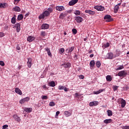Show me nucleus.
Masks as SVG:
<instances>
[{"label":"nucleus","mask_w":129,"mask_h":129,"mask_svg":"<svg viewBox=\"0 0 129 129\" xmlns=\"http://www.w3.org/2000/svg\"><path fill=\"white\" fill-rule=\"evenodd\" d=\"M11 23L12 24H16V17H14L12 18Z\"/></svg>","instance_id":"36"},{"label":"nucleus","mask_w":129,"mask_h":129,"mask_svg":"<svg viewBox=\"0 0 129 129\" xmlns=\"http://www.w3.org/2000/svg\"><path fill=\"white\" fill-rule=\"evenodd\" d=\"M8 127H9V125L6 124V125H3L2 129H8Z\"/></svg>","instance_id":"45"},{"label":"nucleus","mask_w":129,"mask_h":129,"mask_svg":"<svg viewBox=\"0 0 129 129\" xmlns=\"http://www.w3.org/2000/svg\"><path fill=\"white\" fill-rule=\"evenodd\" d=\"M94 56V54H90V58H93V57Z\"/></svg>","instance_id":"61"},{"label":"nucleus","mask_w":129,"mask_h":129,"mask_svg":"<svg viewBox=\"0 0 129 129\" xmlns=\"http://www.w3.org/2000/svg\"><path fill=\"white\" fill-rule=\"evenodd\" d=\"M42 88H43V89H46V88H47V86H46L45 85H44L42 86Z\"/></svg>","instance_id":"60"},{"label":"nucleus","mask_w":129,"mask_h":129,"mask_svg":"<svg viewBox=\"0 0 129 129\" xmlns=\"http://www.w3.org/2000/svg\"><path fill=\"white\" fill-rule=\"evenodd\" d=\"M45 51H46V52H50L51 50H50V49H49V48H45Z\"/></svg>","instance_id":"54"},{"label":"nucleus","mask_w":129,"mask_h":129,"mask_svg":"<svg viewBox=\"0 0 129 129\" xmlns=\"http://www.w3.org/2000/svg\"><path fill=\"white\" fill-rule=\"evenodd\" d=\"M62 66H63L64 68H68V67H67V64H66V63L63 64Z\"/></svg>","instance_id":"58"},{"label":"nucleus","mask_w":129,"mask_h":129,"mask_svg":"<svg viewBox=\"0 0 129 129\" xmlns=\"http://www.w3.org/2000/svg\"><path fill=\"white\" fill-rule=\"evenodd\" d=\"M64 114L66 116V117H69V116H71L72 115V111L69 112L68 111H65L64 112Z\"/></svg>","instance_id":"10"},{"label":"nucleus","mask_w":129,"mask_h":129,"mask_svg":"<svg viewBox=\"0 0 129 129\" xmlns=\"http://www.w3.org/2000/svg\"><path fill=\"white\" fill-rule=\"evenodd\" d=\"M72 32L74 35H76V34H77V30L75 28L72 29Z\"/></svg>","instance_id":"38"},{"label":"nucleus","mask_w":129,"mask_h":129,"mask_svg":"<svg viewBox=\"0 0 129 129\" xmlns=\"http://www.w3.org/2000/svg\"><path fill=\"white\" fill-rule=\"evenodd\" d=\"M17 19L18 21H21V20H23V19H24V16H23V15L22 14H20L18 15Z\"/></svg>","instance_id":"31"},{"label":"nucleus","mask_w":129,"mask_h":129,"mask_svg":"<svg viewBox=\"0 0 129 129\" xmlns=\"http://www.w3.org/2000/svg\"><path fill=\"white\" fill-rule=\"evenodd\" d=\"M124 67L123 66H120L117 69H115V70L117 71V70H121V69H123Z\"/></svg>","instance_id":"37"},{"label":"nucleus","mask_w":129,"mask_h":129,"mask_svg":"<svg viewBox=\"0 0 129 129\" xmlns=\"http://www.w3.org/2000/svg\"><path fill=\"white\" fill-rule=\"evenodd\" d=\"M112 121V120L111 119H107L104 120V123H110Z\"/></svg>","instance_id":"29"},{"label":"nucleus","mask_w":129,"mask_h":129,"mask_svg":"<svg viewBox=\"0 0 129 129\" xmlns=\"http://www.w3.org/2000/svg\"><path fill=\"white\" fill-rule=\"evenodd\" d=\"M74 14H75L76 16H79L80 15L81 13L80 11L77 10L75 12Z\"/></svg>","instance_id":"39"},{"label":"nucleus","mask_w":129,"mask_h":129,"mask_svg":"<svg viewBox=\"0 0 129 129\" xmlns=\"http://www.w3.org/2000/svg\"><path fill=\"white\" fill-rule=\"evenodd\" d=\"M109 46H110V44H109V42H107V43L104 44L102 47L105 49V48H108Z\"/></svg>","instance_id":"27"},{"label":"nucleus","mask_w":129,"mask_h":129,"mask_svg":"<svg viewBox=\"0 0 129 129\" xmlns=\"http://www.w3.org/2000/svg\"><path fill=\"white\" fill-rule=\"evenodd\" d=\"M117 75L119 77H125L127 75V73H126V71H122L118 73ZM117 75H116V76H117Z\"/></svg>","instance_id":"2"},{"label":"nucleus","mask_w":129,"mask_h":129,"mask_svg":"<svg viewBox=\"0 0 129 129\" xmlns=\"http://www.w3.org/2000/svg\"><path fill=\"white\" fill-rule=\"evenodd\" d=\"M121 103V107L123 108L124 106H125V104H126V103L125 102V100H124L123 99H122L120 101Z\"/></svg>","instance_id":"19"},{"label":"nucleus","mask_w":129,"mask_h":129,"mask_svg":"<svg viewBox=\"0 0 129 129\" xmlns=\"http://www.w3.org/2000/svg\"><path fill=\"white\" fill-rule=\"evenodd\" d=\"M13 28H16L17 33H19L21 31V25L20 23L16 24Z\"/></svg>","instance_id":"5"},{"label":"nucleus","mask_w":129,"mask_h":129,"mask_svg":"<svg viewBox=\"0 0 129 129\" xmlns=\"http://www.w3.org/2000/svg\"><path fill=\"white\" fill-rule=\"evenodd\" d=\"M63 89H64V91H66V92L68 91V90H69V89L67 88V87H64Z\"/></svg>","instance_id":"59"},{"label":"nucleus","mask_w":129,"mask_h":129,"mask_svg":"<svg viewBox=\"0 0 129 129\" xmlns=\"http://www.w3.org/2000/svg\"><path fill=\"white\" fill-rule=\"evenodd\" d=\"M96 65L97 68H99L100 66H101V63H100V61H97L96 62Z\"/></svg>","instance_id":"33"},{"label":"nucleus","mask_w":129,"mask_h":129,"mask_svg":"<svg viewBox=\"0 0 129 129\" xmlns=\"http://www.w3.org/2000/svg\"><path fill=\"white\" fill-rule=\"evenodd\" d=\"M66 16H67L66 14L61 13L59 16V18L60 19H64Z\"/></svg>","instance_id":"34"},{"label":"nucleus","mask_w":129,"mask_h":129,"mask_svg":"<svg viewBox=\"0 0 129 129\" xmlns=\"http://www.w3.org/2000/svg\"><path fill=\"white\" fill-rule=\"evenodd\" d=\"M106 79L107 81H109V82H110V81H111V80H112V79L111 78V76H110V75H107L106 77Z\"/></svg>","instance_id":"30"},{"label":"nucleus","mask_w":129,"mask_h":129,"mask_svg":"<svg viewBox=\"0 0 129 129\" xmlns=\"http://www.w3.org/2000/svg\"><path fill=\"white\" fill-rule=\"evenodd\" d=\"M95 65V61L94 60H91L90 62V69H93V67H94Z\"/></svg>","instance_id":"16"},{"label":"nucleus","mask_w":129,"mask_h":129,"mask_svg":"<svg viewBox=\"0 0 129 129\" xmlns=\"http://www.w3.org/2000/svg\"><path fill=\"white\" fill-rule=\"evenodd\" d=\"M55 9L57 11H59V12H62V11H64L65 8L63 6H56Z\"/></svg>","instance_id":"13"},{"label":"nucleus","mask_w":129,"mask_h":129,"mask_svg":"<svg viewBox=\"0 0 129 129\" xmlns=\"http://www.w3.org/2000/svg\"><path fill=\"white\" fill-rule=\"evenodd\" d=\"M15 92L16 93H17V94H19V95H22V94H23V93L22 92L21 89L18 88H15Z\"/></svg>","instance_id":"17"},{"label":"nucleus","mask_w":129,"mask_h":129,"mask_svg":"<svg viewBox=\"0 0 129 129\" xmlns=\"http://www.w3.org/2000/svg\"><path fill=\"white\" fill-rule=\"evenodd\" d=\"M79 78H80V79H84V76L81 75L79 76Z\"/></svg>","instance_id":"47"},{"label":"nucleus","mask_w":129,"mask_h":129,"mask_svg":"<svg viewBox=\"0 0 129 129\" xmlns=\"http://www.w3.org/2000/svg\"><path fill=\"white\" fill-rule=\"evenodd\" d=\"M129 89V87H124V90H125V91H126V90H128Z\"/></svg>","instance_id":"55"},{"label":"nucleus","mask_w":129,"mask_h":129,"mask_svg":"<svg viewBox=\"0 0 129 129\" xmlns=\"http://www.w3.org/2000/svg\"><path fill=\"white\" fill-rule=\"evenodd\" d=\"M32 62H33V59L30 57L28 58L27 61V66L29 68H31V67H32Z\"/></svg>","instance_id":"6"},{"label":"nucleus","mask_w":129,"mask_h":129,"mask_svg":"<svg viewBox=\"0 0 129 129\" xmlns=\"http://www.w3.org/2000/svg\"><path fill=\"white\" fill-rule=\"evenodd\" d=\"M66 64H67V67H68V68L71 66V64H70V63L69 62L66 63Z\"/></svg>","instance_id":"51"},{"label":"nucleus","mask_w":129,"mask_h":129,"mask_svg":"<svg viewBox=\"0 0 129 129\" xmlns=\"http://www.w3.org/2000/svg\"><path fill=\"white\" fill-rule=\"evenodd\" d=\"M16 49L18 50V51H20L21 50V47L19 45H17L16 46Z\"/></svg>","instance_id":"48"},{"label":"nucleus","mask_w":129,"mask_h":129,"mask_svg":"<svg viewBox=\"0 0 129 129\" xmlns=\"http://www.w3.org/2000/svg\"><path fill=\"white\" fill-rule=\"evenodd\" d=\"M49 106H55V102H50L49 104Z\"/></svg>","instance_id":"41"},{"label":"nucleus","mask_w":129,"mask_h":129,"mask_svg":"<svg viewBox=\"0 0 129 129\" xmlns=\"http://www.w3.org/2000/svg\"><path fill=\"white\" fill-rule=\"evenodd\" d=\"M107 114L108 116H112V111L110 110H108L107 111Z\"/></svg>","instance_id":"35"},{"label":"nucleus","mask_w":129,"mask_h":129,"mask_svg":"<svg viewBox=\"0 0 129 129\" xmlns=\"http://www.w3.org/2000/svg\"><path fill=\"white\" fill-rule=\"evenodd\" d=\"M113 58V53L111 52H109L107 54V59H112Z\"/></svg>","instance_id":"20"},{"label":"nucleus","mask_w":129,"mask_h":129,"mask_svg":"<svg viewBox=\"0 0 129 129\" xmlns=\"http://www.w3.org/2000/svg\"><path fill=\"white\" fill-rule=\"evenodd\" d=\"M64 87L63 86H58V89L59 90H64Z\"/></svg>","instance_id":"44"},{"label":"nucleus","mask_w":129,"mask_h":129,"mask_svg":"<svg viewBox=\"0 0 129 129\" xmlns=\"http://www.w3.org/2000/svg\"><path fill=\"white\" fill-rule=\"evenodd\" d=\"M94 9H95V10H97V11H104V7L102 6H96L94 7Z\"/></svg>","instance_id":"8"},{"label":"nucleus","mask_w":129,"mask_h":129,"mask_svg":"<svg viewBox=\"0 0 129 129\" xmlns=\"http://www.w3.org/2000/svg\"><path fill=\"white\" fill-rule=\"evenodd\" d=\"M75 47L74 46H72L69 48H68L66 51L68 53H72L73 51L74 50Z\"/></svg>","instance_id":"21"},{"label":"nucleus","mask_w":129,"mask_h":129,"mask_svg":"<svg viewBox=\"0 0 129 129\" xmlns=\"http://www.w3.org/2000/svg\"><path fill=\"white\" fill-rule=\"evenodd\" d=\"M50 15V13L48 12V11H45L41 15H40L39 16V19H45V17H49V15Z\"/></svg>","instance_id":"1"},{"label":"nucleus","mask_w":129,"mask_h":129,"mask_svg":"<svg viewBox=\"0 0 129 129\" xmlns=\"http://www.w3.org/2000/svg\"><path fill=\"white\" fill-rule=\"evenodd\" d=\"M35 37L30 36H28V37H27V41H28V42H29L30 43H31V42H33V41H34V40H35Z\"/></svg>","instance_id":"15"},{"label":"nucleus","mask_w":129,"mask_h":129,"mask_svg":"<svg viewBox=\"0 0 129 129\" xmlns=\"http://www.w3.org/2000/svg\"><path fill=\"white\" fill-rule=\"evenodd\" d=\"M14 10L15 12H21V8H20L18 6H16L14 8Z\"/></svg>","instance_id":"32"},{"label":"nucleus","mask_w":129,"mask_h":129,"mask_svg":"<svg viewBox=\"0 0 129 129\" xmlns=\"http://www.w3.org/2000/svg\"><path fill=\"white\" fill-rule=\"evenodd\" d=\"M75 21L78 23H82L83 22V18L81 17L77 16L76 17Z\"/></svg>","instance_id":"7"},{"label":"nucleus","mask_w":129,"mask_h":129,"mask_svg":"<svg viewBox=\"0 0 129 129\" xmlns=\"http://www.w3.org/2000/svg\"><path fill=\"white\" fill-rule=\"evenodd\" d=\"M75 95H76V97H78V98H79V97H80V96H81V95H79L77 93L75 94Z\"/></svg>","instance_id":"52"},{"label":"nucleus","mask_w":129,"mask_h":129,"mask_svg":"<svg viewBox=\"0 0 129 129\" xmlns=\"http://www.w3.org/2000/svg\"><path fill=\"white\" fill-rule=\"evenodd\" d=\"M59 53H60V54H63V53H64V48H60L59 50Z\"/></svg>","instance_id":"42"},{"label":"nucleus","mask_w":129,"mask_h":129,"mask_svg":"<svg viewBox=\"0 0 129 129\" xmlns=\"http://www.w3.org/2000/svg\"><path fill=\"white\" fill-rule=\"evenodd\" d=\"M25 111H26V112H32V110H33V109L32 108H25L24 109Z\"/></svg>","instance_id":"26"},{"label":"nucleus","mask_w":129,"mask_h":129,"mask_svg":"<svg viewBox=\"0 0 129 129\" xmlns=\"http://www.w3.org/2000/svg\"><path fill=\"white\" fill-rule=\"evenodd\" d=\"M0 65L1 66H5V62L3 61H0Z\"/></svg>","instance_id":"49"},{"label":"nucleus","mask_w":129,"mask_h":129,"mask_svg":"<svg viewBox=\"0 0 129 129\" xmlns=\"http://www.w3.org/2000/svg\"><path fill=\"white\" fill-rule=\"evenodd\" d=\"M13 117L15 120H16V121H18V122H20L21 121V118H20V117H19L17 115H14Z\"/></svg>","instance_id":"22"},{"label":"nucleus","mask_w":129,"mask_h":129,"mask_svg":"<svg viewBox=\"0 0 129 129\" xmlns=\"http://www.w3.org/2000/svg\"><path fill=\"white\" fill-rule=\"evenodd\" d=\"M42 99H43V100H47V99H48V97H47V96H43L42 97Z\"/></svg>","instance_id":"46"},{"label":"nucleus","mask_w":129,"mask_h":129,"mask_svg":"<svg viewBox=\"0 0 129 129\" xmlns=\"http://www.w3.org/2000/svg\"><path fill=\"white\" fill-rule=\"evenodd\" d=\"M122 129H129V126H123L122 127Z\"/></svg>","instance_id":"50"},{"label":"nucleus","mask_w":129,"mask_h":129,"mask_svg":"<svg viewBox=\"0 0 129 129\" xmlns=\"http://www.w3.org/2000/svg\"><path fill=\"white\" fill-rule=\"evenodd\" d=\"M104 19H105V22H107V23H109L113 21V19H112L110 15H105L104 17Z\"/></svg>","instance_id":"3"},{"label":"nucleus","mask_w":129,"mask_h":129,"mask_svg":"<svg viewBox=\"0 0 129 129\" xmlns=\"http://www.w3.org/2000/svg\"><path fill=\"white\" fill-rule=\"evenodd\" d=\"M51 7H52V8H49L46 10L49 13V14H51V13H53V10H54V9H55L54 5H52V6H51Z\"/></svg>","instance_id":"23"},{"label":"nucleus","mask_w":129,"mask_h":129,"mask_svg":"<svg viewBox=\"0 0 129 129\" xmlns=\"http://www.w3.org/2000/svg\"><path fill=\"white\" fill-rule=\"evenodd\" d=\"M85 13H86V14H89V15H90L91 16H93V15L95 14V11H92L89 10H86Z\"/></svg>","instance_id":"9"},{"label":"nucleus","mask_w":129,"mask_h":129,"mask_svg":"<svg viewBox=\"0 0 129 129\" xmlns=\"http://www.w3.org/2000/svg\"><path fill=\"white\" fill-rule=\"evenodd\" d=\"M104 89H100L98 91H94V94H99V93H101V92H103Z\"/></svg>","instance_id":"28"},{"label":"nucleus","mask_w":129,"mask_h":129,"mask_svg":"<svg viewBox=\"0 0 129 129\" xmlns=\"http://www.w3.org/2000/svg\"><path fill=\"white\" fill-rule=\"evenodd\" d=\"M8 7V4L6 3H0V8L1 9H6Z\"/></svg>","instance_id":"18"},{"label":"nucleus","mask_w":129,"mask_h":129,"mask_svg":"<svg viewBox=\"0 0 129 129\" xmlns=\"http://www.w3.org/2000/svg\"><path fill=\"white\" fill-rule=\"evenodd\" d=\"M47 54L48 56H49V57H52V53H51V51L47 52Z\"/></svg>","instance_id":"53"},{"label":"nucleus","mask_w":129,"mask_h":129,"mask_svg":"<svg viewBox=\"0 0 129 129\" xmlns=\"http://www.w3.org/2000/svg\"><path fill=\"white\" fill-rule=\"evenodd\" d=\"M118 10H119V7L117 5H116L114 8V14H116L117 12H118Z\"/></svg>","instance_id":"25"},{"label":"nucleus","mask_w":129,"mask_h":129,"mask_svg":"<svg viewBox=\"0 0 129 129\" xmlns=\"http://www.w3.org/2000/svg\"><path fill=\"white\" fill-rule=\"evenodd\" d=\"M42 30H46L47 29H49V25L47 24H43L41 26Z\"/></svg>","instance_id":"14"},{"label":"nucleus","mask_w":129,"mask_h":129,"mask_svg":"<svg viewBox=\"0 0 129 129\" xmlns=\"http://www.w3.org/2000/svg\"><path fill=\"white\" fill-rule=\"evenodd\" d=\"M5 36V34L3 32H0V37H4Z\"/></svg>","instance_id":"57"},{"label":"nucleus","mask_w":129,"mask_h":129,"mask_svg":"<svg viewBox=\"0 0 129 129\" xmlns=\"http://www.w3.org/2000/svg\"><path fill=\"white\" fill-rule=\"evenodd\" d=\"M29 15H30V13H28L25 14V17H28Z\"/></svg>","instance_id":"62"},{"label":"nucleus","mask_w":129,"mask_h":129,"mask_svg":"<svg viewBox=\"0 0 129 129\" xmlns=\"http://www.w3.org/2000/svg\"><path fill=\"white\" fill-rule=\"evenodd\" d=\"M118 88V86H114L113 87V89L114 91H116V90H117Z\"/></svg>","instance_id":"43"},{"label":"nucleus","mask_w":129,"mask_h":129,"mask_svg":"<svg viewBox=\"0 0 129 129\" xmlns=\"http://www.w3.org/2000/svg\"><path fill=\"white\" fill-rule=\"evenodd\" d=\"M40 35L41 36V37H45V36H46V32L41 31Z\"/></svg>","instance_id":"40"},{"label":"nucleus","mask_w":129,"mask_h":129,"mask_svg":"<svg viewBox=\"0 0 129 129\" xmlns=\"http://www.w3.org/2000/svg\"><path fill=\"white\" fill-rule=\"evenodd\" d=\"M89 105H90V106H94V105L95 106H96V105H98V101H93V102H91L89 103Z\"/></svg>","instance_id":"11"},{"label":"nucleus","mask_w":129,"mask_h":129,"mask_svg":"<svg viewBox=\"0 0 129 129\" xmlns=\"http://www.w3.org/2000/svg\"><path fill=\"white\" fill-rule=\"evenodd\" d=\"M22 69V66H19V67H18V69Z\"/></svg>","instance_id":"63"},{"label":"nucleus","mask_w":129,"mask_h":129,"mask_svg":"<svg viewBox=\"0 0 129 129\" xmlns=\"http://www.w3.org/2000/svg\"><path fill=\"white\" fill-rule=\"evenodd\" d=\"M55 82L54 81L50 82L48 83V86H50V87H55Z\"/></svg>","instance_id":"24"},{"label":"nucleus","mask_w":129,"mask_h":129,"mask_svg":"<svg viewBox=\"0 0 129 129\" xmlns=\"http://www.w3.org/2000/svg\"><path fill=\"white\" fill-rule=\"evenodd\" d=\"M30 100V98L29 97H27L26 98H24L22 99H21L19 102L21 104H23V103H25L26 102H28Z\"/></svg>","instance_id":"4"},{"label":"nucleus","mask_w":129,"mask_h":129,"mask_svg":"<svg viewBox=\"0 0 129 129\" xmlns=\"http://www.w3.org/2000/svg\"><path fill=\"white\" fill-rule=\"evenodd\" d=\"M120 5H121V3H119V4H117L116 6L119 7V6H120Z\"/></svg>","instance_id":"64"},{"label":"nucleus","mask_w":129,"mask_h":129,"mask_svg":"<svg viewBox=\"0 0 129 129\" xmlns=\"http://www.w3.org/2000/svg\"><path fill=\"white\" fill-rule=\"evenodd\" d=\"M78 3V0H72L69 3V6H74L76 4Z\"/></svg>","instance_id":"12"},{"label":"nucleus","mask_w":129,"mask_h":129,"mask_svg":"<svg viewBox=\"0 0 129 129\" xmlns=\"http://www.w3.org/2000/svg\"><path fill=\"white\" fill-rule=\"evenodd\" d=\"M59 114H60V111H57L56 112V116H58L59 115Z\"/></svg>","instance_id":"56"}]
</instances>
